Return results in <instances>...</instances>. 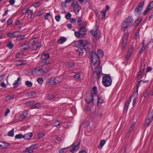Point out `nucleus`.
I'll use <instances>...</instances> for the list:
<instances>
[{
	"instance_id": "20e7f679",
	"label": "nucleus",
	"mask_w": 153,
	"mask_h": 153,
	"mask_svg": "<svg viewBox=\"0 0 153 153\" xmlns=\"http://www.w3.org/2000/svg\"><path fill=\"white\" fill-rule=\"evenodd\" d=\"M102 82L104 85L105 87L110 85L112 83L111 76L108 75H105L102 78Z\"/></svg>"
},
{
	"instance_id": "aec40b11",
	"label": "nucleus",
	"mask_w": 153,
	"mask_h": 153,
	"mask_svg": "<svg viewBox=\"0 0 153 153\" xmlns=\"http://www.w3.org/2000/svg\"><path fill=\"white\" fill-rule=\"evenodd\" d=\"M22 49L24 50H26L28 49L29 48H31V46L30 45L29 43L27 42L25 43L22 46Z\"/></svg>"
},
{
	"instance_id": "7c9ffc66",
	"label": "nucleus",
	"mask_w": 153,
	"mask_h": 153,
	"mask_svg": "<svg viewBox=\"0 0 153 153\" xmlns=\"http://www.w3.org/2000/svg\"><path fill=\"white\" fill-rule=\"evenodd\" d=\"M26 63V61H19L17 62L16 64V65L17 66H20L22 65L25 64Z\"/></svg>"
},
{
	"instance_id": "09e8293b",
	"label": "nucleus",
	"mask_w": 153,
	"mask_h": 153,
	"mask_svg": "<svg viewBox=\"0 0 153 153\" xmlns=\"http://www.w3.org/2000/svg\"><path fill=\"white\" fill-rule=\"evenodd\" d=\"M145 68V65L143 64V65H141L140 66V72L143 73L144 71Z\"/></svg>"
},
{
	"instance_id": "f03ea898",
	"label": "nucleus",
	"mask_w": 153,
	"mask_h": 153,
	"mask_svg": "<svg viewBox=\"0 0 153 153\" xmlns=\"http://www.w3.org/2000/svg\"><path fill=\"white\" fill-rule=\"evenodd\" d=\"M137 92H135L132 95H131L129 98V99L128 100L126 103L125 105V106L124 107V109L127 111L128 109V106L129 105V103L130 102L131 100V99L132 97H134V99L133 100L132 104L133 106H134L135 104L136 101L138 97V86H137Z\"/></svg>"
},
{
	"instance_id": "f8f14e48",
	"label": "nucleus",
	"mask_w": 153,
	"mask_h": 153,
	"mask_svg": "<svg viewBox=\"0 0 153 153\" xmlns=\"http://www.w3.org/2000/svg\"><path fill=\"white\" fill-rule=\"evenodd\" d=\"M98 29V27H96L91 30V33L92 34L97 38H98L100 36L97 33V31Z\"/></svg>"
},
{
	"instance_id": "f257e3e1",
	"label": "nucleus",
	"mask_w": 153,
	"mask_h": 153,
	"mask_svg": "<svg viewBox=\"0 0 153 153\" xmlns=\"http://www.w3.org/2000/svg\"><path fill=\"white\" fill-rule=\"evenodd\" d=\"M103 55V52L101 50H98L97 54L94 52H92L91 60L94 68H97L100 65V58L102 57Z\"/></svg>"
},
{
	"instance_id": "4d7b16f0",
	"label": "nucleus",
	"mask_w": 153,
	"mask_h": 153,
	"mask_svg": "<svg viewBox=\"0 0 153 153\" xmlns=\"http://www.w3.org/2000/svg\"><path fill=\"white\" fill-rule=\"evenodd\" d=\"M10 112V110L8 108H7L4 113V116L5 117H7L8 115V114H9Z\"/></svg>"
},
{
	"instance_id": "a878e982",
	"label": "nucleus",
	"mask_w": 153,
	"mask_h": 153,
	"mask_svg": "<svg viewBox=\"0 0 153 153\" xmlns=\"http://www.w3.org/2000/svg\"><path fill=\"white\" fill-rule=\"evenodd\" d=\"M42 71L43 73H46L48 72L50 70V68L49 67H45L44 68H42Z\"/></svg>"
},
{
	"instance_id": "e2e57ef3",
	"label": "nucleus",
	"mask_w": 153,
	"mask_h": 153,
	"mask_svg": "<svg viewBox=\"0 0 153 153\" xmlns=\"http://www.w3.org/2000/svg\"><path fill=\"white\" fill-rule=\"evenodd\" d=\"M75 35L77 37L79 38H82L81 37L79 36L80 34H79V31L78 32H75Z\"/></svg>"
},
{
	"instance_id": "49530a36",
	"label": "nucleus",
	"mask_w": 153,
	"mask_h": 153,
	"mask_svg": "<svg viewBox=\"0 0 153 153\" xmlns=\"http://www.w3.org/2000/svg\"><path fill=\"white\" fill-rule=\"evenodd\" d=\"M23 55V53L22 52H19L16 53V58H21L22 55Z\"/></svg>"
},
{
	"instance_id": "1a4fd4ad",
	"label": "nucleus",
	"mask_w": 153,
	"mask_h": 153,
	"mask_svg": "<svg viewBox=\"0 0 153 153\" xmlns=\"http://www.w3.org/2000/svg\"><path fill=\"white\" fill-rule=\"evenodd\" d=\"M72 6L74 8L76 13H79L81 9V7L79 5L77 2H73L72 4Z\"/></svg>"
},
{
	"instance_id": "cd10ccee",
	"label": "nucleus",
	"mask_w": 153,
	"mask_h": 153,
	"mask_svg": "<svg viewBox=\"0 0 153 153\" xmlns=\"http://www.w3.org/2000/svg\"><path fill=\"white\" fill-rule=\"evenodd\" d=\"M41 107V105L39 103H37L35 105H32L30 107V108L33 109L35 108H39Z\"/></svg>"
},
{
	"instance_id": "13d9d810",
	"label": "nucleus",
	"mask_w": 153,
	"mask_h": 153,
	"mask_svg": "<svg viewBox=\"0 0 153 153\" xmlns=\"http://www.w3.org/2000/svg\"><path fill=\"white\" fill-rule=\"evenodd\" d=\"M71 16V14L69 13H68L66 14L65 15V18L67 19H69L70 18Z\"/></svg>"
},
{
	"instance_id": "0eeeda50",
	"label": "nucleus",
	"mask_w": 153,
	"mask_h": 153,
	"mask_svg": "<svg viewBox=\"0 0 153 153\" xmlns=\"http://www.w3.org/2000/svg\"><path fill=\"white\" fill-rule=\"evenodd\" d=\"M144 5V3L142 1L140 3L135 9L134 13L136 15L140 14L143 10Z\"/></svg>"
},
{
	"instance_id": "680f3d73",
	"label": "nucleus",
	"mask_w": 153,
	"mask_h": 153,
	"mask_svg": "<svg viewBox=\"0 0 153 153\" xmlns=\"http://www.w3.org/2000/svg\"><path fill=\"white\" fill-rule=\"evenodd\" d=\"M14 97L13 95H8L6 97L7 100H11L13 99Z\"/></svg>"
},
{
	"instance_id": "0e129e2a",
	"label": "nucleus",
	"mask_w": 153,
	"mask_h": 153,
	"mask_svg": "<svg viewBox=\"0 0 153 153\" xmlns=\"http://www.w3.org/2000/svg\"><path fill=\"white\" fill-rule=\"evenodd\" d=\"M41 4V2L39 1L33 4V5L36 7H38Z\"/></svg>"
},
{
	"instance_id": "6e6d98bb",
	"label": "nucleus",
	"mask_w": 153,
	"mask_h": 153,
	"mask_svg": "<svg viewBox=\"0 0 153 153\" xmlns=\"http://www.w3.org/2000/svg\"><path fill=\"white\" fill-rule=\"evenodd\" d=\"M49 82L51 84L53 85L56 84L54 78L50 79Z\"/></svg>"
},
{
	"instance_id": "4468645a",
	"label": "nucleus",
	"mask_w": 153,
	"mask_h": 153,
	"mask_svg": "<svg viewBox=\"0 0 153 153\" xmlns=\"http://www.w3.org/2000/svg\"><path fill=\"white\" fill-rule=\"evenodd\" d=\"M153 8V1H151L149 4L148 7L144 12V14L145 15L147 14Z\"/></svg>"
},
{
	"instance_id": "774afa93",
	"label": "nucleus",
	"mask_w": 153,
	"mask_h": 153,
	"mask_svg": "<svg viewBox=\"0 0 153 153\" xmlns=\"http://www.w3.org/2000/svg\"><path fill=\"white\" fill-rule=\"evenodd\" d=\"M148 95V92L147 89L144 92L143 94V96L144 97H146Z\"/></svg>"
},
{
	"instance_id": "8fccbe9b",
	"label": "nucleus",
	"mask_w": 153,
	"mask_h": 153,
	"mask_svg": "<svg viewBox=\"0 0 153 153\" xmlns=\"http://www.w3.org/2000/svg\"><path fill=\"white\" fill-rule=\"evenodd\" d=\"M142 21V19L140 18H138L137 20L135 22V25L137 26L138 25V24L141 22Z\"/></svg>"
},
{
	"instance_id": "4c0bfd02",
	"label": "nucleus",
	"mask_w": 153,
	"mask_h": 153,
	"mask_svg": "<svg viewBox=\"0 0 153 153\" xmlns=\"http://www.w3.org/2000/svg\"><path fill=\"white\" fill-rule=\"evenodd\" d=\"M65 65L69 67H72L75 65L74 63L72 62H67L65 63Z\"/></svg>"
},
{
	"instance_id": "338daca9",
	"label": "nucleus",
	"mask_w": 153,
	"mask_h": 153,
	"mask_svg": "<svg viewBox=\"0 0 153 153\" xmlns=\"http://www.w3.org/2000/svg\"><path fill=\"white\" fill-rule=\"evenodd\" d=\"M130 56L131 55L128 54V53H127L126 56L125 60L126 61H127L130 58Z\"/></svg>"
},
{
	"instance_id": "393cba45",
	"label": "nucleus",
	"mask_w": 153,
	"mask_h": 153,
	"mask_svg": "<svg viewBox=\"0 0 153 153\" xmlns=\"http://www.w3.org/2000/svg\"><path fill=\"white\" fill-rule=\"evenodd\" d=\"M106 143V141L104 140H101L100 143L99 145L98 146V148L100 149H101L103 146Z\"/></svg>"
},
{
	"instance_id": "a18cd8bd",
	"label": "nucleus",
	"mask_w": 153,
	"mask_h": 153,
	"mask_svg": "<svg viewBox=\"0 0 153 153\" xmlns=\"http://www.w3.org/2000/svg\"><path fill=\"white\" fill-rule=\"evenodd\" d=\"M145 49V45H144V43L143 42V46H142V48H141V49L140 50V51L139 52V53L140 54L142 53V52H143V51Z\"/></svg>"
},
{
	"instance_id": "dca6fc26",
	"label": "nucleus",
	"mask_w": 153,
	"mask_h": 153,
	"mask_svg": "<svg viewBox=\"0 0 153 153\" xmlns=\"http://www.w3.org/2000/svg\"><path fill=\"white\" fill-rule=\"evenodd\" d=\"M33 135L32 133H27L23 135V138L26 140H29L31 138Z\"/></svg>"
},
{
	"instance_id": "b1692460",
	"label": "nucleus",
	"mask_w": 153,
	"mask_h": 153,
	"mask_svg": "<svg viewBox=\"0 0 153 153\" xmlns=\"http://www.w3.org/2000/svg\"><path fill=\"white\" fill-rule=\"evenodd\" d=\"M62 122L58 121H55L53 123V125L57 128H59L60 127V125L61 124Z\"/></svg>"
},
{
	"instance_id": "a19ab883",
	"label": "nucleus",
	"mask_w": 153,
	"mask_h": 153,
	"mask_svg": "<svg viewBox=\"0 0 153 153\" xmlns=\"http://www.w3.org/2000/svg\"><path fill=\"white\" fill-rule=\"evenodd\" d=\"M14 134V130L12 129L8 133V136L10 137H13Z\"/></svg>"
},
{
	"instance_id": "052dcab7",
	"label": "nucleus",
	"mask_w": 153,
	"mask_h": 153,
	"mask_svg": "<svg viewBox=\"0 0 153 153\" xmlns=\"http://www.w3.org/2000/svg\"><path fill=\"white\" fill-rule=\"evenodd\" d=\"M25 37V36L24 35L19 36L18 37V39L19 40H22L24 39Z\"/></svg>"
},
{
	"instance_id": "c85d7f7f",
	"label": "nucleus",
	"mask_w": 153,
	"mask_h": 153,
	"mask_svg": "<svg viewBox=\"0 0 153 153\" xmlns=\"http://www.w3.org/2000/svg\"><path fill=\"white\" fill-rule=\"evenodd\" d=\"M20 78L19 77L13 83V85L14 88H16L19 85V83L18 82L20 80Z\"/></svg>"
},
{
	"instance_id": "69168bd1",
	"label": "nucleus",
	"mask_w": 153,
	"mask_h": 153,
	"mask_svg": "<svg viewBox=\"0 0 153 153\" xmlns=\"http://www.w3.org/2000/svg\"><path fill=\"white\" fill-rule=\"evenodd\" d=\"M139 31H138L136 32L135 36L134 37L135 39H137L139 35Z\"/></svg>"
},
{
	"instance_id": "f3484780",
	"label": "nucleus",
	"mask_w": 153,
	"mask_h": 153,
	"mask_svg": "<svg viewBox=\"0 0 153 153\" xmlns=\"http://www.w3.org/2000/svg\"><path fill=\"white\" fill-rule=\"evenodd\" d=\"M10 145L8 143L4 142H0V148L3 149L8 147Z\"/></svg>"
},
{
	"instance_id": "5701e85b",
	"label": "nucleus",
	"mask_w": 153,
	"mask_h": 153,
	"mask_svg": "<svg viewBox=\"0 0 153 153\" xmlns=\"http://www.w3.org/2000/svg\"><path fill=\"white\" fill-rule=\"evenodd\" d=\"M45 134L44 132H40L38 133L37 135L35 136L36 138L39 139L42 138Z\"/></svg>"
},
{
	"instance_id": "79ce46f5",
	"label": "nucleus",
	"mask_w": 153,
	"mask_h": 153,
	"mask_svg": "<svg viewBox=\"0 0 153 153\" xmlns=\"http://www.w3.org/2000/svg\"><path fill=\"white\" fill-rule=\"evenodd\" d=\"M25 84L28 87H31L32 86L33 83L29 81H27L25 82Z\"/></svg>"
},
{
	"instance_id": "de8ad7c7",
	"label": "nucleus",
	"mask_w": 153,
	"mask_h": 153,
	"mask_svg": "<svg viewBox=\"0 0 153 153\" xmlns=\"http://www.w3.org/2000/svg\"><path fill=\"white\" fill-rule=\"evenodd\" d=\"M15 138L17 139H20L23 138V135L22 134H18L15 136Z\"/></svg>"
},
{
	"instance_id": "423d86ee",
	"label": "nucleus",
	"mask_w": 153,
	"mask_h": 153,
	"mask_svg": "<svg viewBox=\"0 0 153 153\" xmlns=\"http://www.w3.org/2000/svg\"><path fill=\"white\" fill-rule=\"evenodd\" d=\"M76 44L77 45V47L84 49L85 47L88 45V42L86 40L80 39L76 42Z\"/></svg>"
},
{
	"instance_id": "bb28decb",
	"label": "nucleus",
	"mask_w": 153,
	"mask_h": 153,
	"mask_svg": "<svg viewBox=\"0 0 153 153\" xmlns=\"http://www.w3.org/2000/svg\"><path fill=\"white\" fill-rule=\"evenodd\" d=\"M16 32H14L13 33H8L7 34V36L10 38H14L16 36H18V35H16Z\"/></svg>"
},
{
	"instance_id": "39448f33",
	"label": "nucleus",
	"mask_w": 153,
	"mask_h": 153,
	"mask_svg": "<svg viewBox=\"0 0 153 153\" xmlns=\"http://www.w3.org/2000/svg\"><path fill=\"white\" fill-rule=\"evenodd\" d=\"M99 65L97 67L95 68L93 66V65L92 66V68L93 70H96L98 71H95L94 72L93 74V76L94 78L95 79H98L100 78L102 71V68L101 67H99Z\"/></svg>"
},
{
	"instance_id": "c756f323",
	"label": "nucleus",
	"mask_w": 153,
	"mask_h": 153,
	"mask_svg": "<svg viewBox=\"0 0 153 153\" xmlns=\"http://www.w3.org/2000/svg\"><path fill=\"white\" fill-rule=\"evenodd\" d=\"M66 41V38L65 37H62L60 38L58 41V43L59 44H62Z\"/></svg>"
},
{
	"instance_id": "c03bdc74",
	"label": "nucleus",
	"mask_w": 153,
	"mask_h": 153,
	"mask_svg": "<svg viewBox=\"0 0 153 153\" xmlns=\"http://www.w3.org/2000/svg\"><path fill=\"white\" fill-rule=\"evenodd\" d=\"M25 13H27L28 14L33 15V12L32 10H29L27 8H25L24 9Z\"/></svg>"
},
{
	"instance_id": "ea45409f",
	"label": "nucleus",
	"mask_w": 153,
	"mask_h": 153,
	"mask_svg": "<svg viewBox=\"0 0 153 153\" xmlns=\"http://www.w3.org/2000/svg\"><path fill=\"white\" fill-rule=\"evenodd\" d=\"M50 56L49 54L45 53L42 55V58L43 59H45L49 58Z\"/></svg>"
},
{
	"instance_id": "bf43d9fd",
	"label": "nucleus",
	"mask_w": 153,
	"mask_h": 153,
	"mask_svg": "<svg viewBox=\"0 0 153 153\" xmlns=\"http://www.w3.org/2000/svg\"><path fill=\"white\" fill-rule=\"evenodd\" d=\"M135 125V122H133L132 123V124L130 127V129L129 130L130 131H132L134 129V127Z\"/></svg>"
},
{
	"instance_id": "473e14b6",
	"label": "nucleus",
	"mask_w": 153,
	"mask_h": 153,
	"mask_svg": "<svg viewBox=\"0 0 153 153\" xmlns=\"http://www.w3.org/2000/svg\"><path fill=\"white\" fill-rule=\"evenodd\" d=\"M44 17L46 20H50L52 18V16L50 13H47L44 16Z\"/></svg>"
},
{
	"instance_id": "6ab92c4d",
	"label": "nucleus",
	"mask_w": 153,
	"mask_h": 153,
	"mask_svg": "<svg viewBox=\"0 0 153 153\" xmlns=\"http://www.w3.org/2000/svg\"><path fill=\"white\" fill-rule=\"evenodd\" d=\"M27 114L28 112L27 111H24L22 114L20 116L19 119L20 120H22L25 119L27 117Z\"/></svg>"
},
{
	"instance_id": "a211bd4d",
	"label": "nucleus",
	"mask_w": 153,
	"mask_h": 153,
	"mask_svg": "<svg viewBox=\"0 0 153 153\" xmlns=\"http://www.w3.org/2000/svg\"><path fill=\"white\" fill-rule=\"evenodd\" d=\"M34 146H32L26 149L24 153H31L33 152Z\"/></svg>"
},
{
	"instance_id": "f704fd0d",
	"label": "nucleus",
	"mask_w": 153,
	"mask_h": 153,
	"mask_svg": "<svg viewBox=\"0 0 153 153\" xmlns=\"http://www.w3.org/2000/svg\"><path fill=\"white\" fill-rule=\"evenodd\" d=\"M82 74V72H79L74 75V77L76 79H80V76Z\"/></svg>"
},
{
	"instance_id": "ddd939ff",
	"label": "nucleus",
	"mask_w": 153,
	"mask_h": 153,
	"mask_svg": "<svg viewBox=\"0 0 153 153\" xmlns=\"http://www.w3.org/2000/svg\"><path fill=\"white\" fill-rule=\"evenodd\" d=\"M153 8V1H151L149 4L148 7L144 12V14L145 15L147 14Z\"/></svg>"
},
{
	"instance_id": "9d476101",
	"label": "nucleus",
	"mask_w": 153,
	"mask_h": 153,
	"mask_svg": "<svg viewBox=\"0 0 153 153\" xmlns=\"http://www.w3.org/2000/svg\"><path fill=\"white\" fill-rule=\"evenodd\" d=\"M41 45V43L39 42L35 44H32L30 45L31 49L32 50H36Z\"/></svg>"
},
{
	"instance_id": "6e6552de",
	"label": "nucleus",
	"mask_w": 153,
	"mask_h": 153,
	"mask_svg": "<svg viewBox=\"0 0 153 153\" xmlns=\"http://www.w3.org/2000/svg\"><path fill=\"white\" fill-rule=\"evenodd\" d=\"M128 33H126L125 34L123 37L121 46L122 49H124L125 48L128 43Z\"/></svg>"
},
{
	"instance_id": "2f4dec72",
	"label": "nucleus",
	"mask_w": 153,
	"mask_h": 153,
	"mask_svg": "<svg viewBox=\"0 0 153 153\" xmlns=\"http://www.w3.org/2000/svg\"><path fill=\"white\" fill-rule=\"evenodd\" d=\"M134 50V48L133 46H131L128 49V53L130 55L133 53Z\"/></svg>"
},
{
	"instance_id": "72a5a7b5",
	"label": "nucleus",
	"mask_w": 153,
	"mask_h": 153,
	"mask_svg": "<svg viewBox=\"0 0 153 153\" xmlns=\"http://www.w3.org/2000/svg\"><path fill=\"white\" fill-rule=\"evenodd\" d=\"M86 101L88 103L90 104L91 102H92L93 101V96L92 95L90 96V99L87 98L85 99Z\"/></svg>"
},
{
	"instance_id": "2eb2a0df",
	"label": "nucleus",
	"mask_w": 153,
	"mask_h": 153,
	"mask_svg": "<svg viewBox=\"0 0 153 153\" xmlns=\"http://www.w3.org/2000/svg\"><path fill=\"white\" fill-rule=\"evenodd\" d=\"M79 31V34H80L79 36L81 37L82 38L86 33L87 30L85 27H83L80 29Z\"/></svg>"
},
{
	"instance_id": "c9c22d12",
	"label": "nucleus",
	"mask_w": 153,
	"mask_h": 153,
	"mask_svg": "<svg viewBox=\"0 0 153 153\" xmlns=\"http://www.w3.org/2000/svg\"><path fill=\"white\" fill-rule=\"evenodd\" d=\"M38 40V38L37 37H34L30 41V45L32 44L36 43V42H37Z\"/></svg>"
},
{
	"instance_id": "864d4df0",
	"label": "nucleus",
	"mask_w": 153,
	"mask_h": 153,
	"mask_svg": "<svg viewBox=\"0 0 153 153\" xmlns=\"http://www.w3.org/2000/svg\"><path fill=\"white\" fill-rule=\"evenodd\" d=\"M38 83L39 84H42L43 82V79L42 77H39L37 79Z\"/></svg>"
},
{
	"instance_id": "37998d69",
	"label": "nucleus",
	"mask_w": 153,
	"mask_h": 153,
	"mask_svg": "<svg viewBox=\"0 0 153 153\" xmlns=\"http://www.w3.org/2000/svg\"><path fill=\"white\" fill-rule=\"evenodd\" d=\"M103 101V99L102 98H99L98 99L97 105H100Z\"/></svg>"
},
{
	"instance_id": "4be33fe9",
	"label": "nucleus",
	"mask_w": 153,
	"mask_h": 153,
	"mask_svg": "<svg viewBox=\"0 0 153 153\" xmlns=\"http://www.w3.org/2000/svg\"><path fill=\"white\" fill-rule=\"evenodd\" d=\"M34 72L36 74H43L42 68L40 67L36 68Z\"/></svg>"
},
{
	"instance_id": "e433bc0d",
	"label": "nucleus",
	"mask_w": 153,
	"mask_h": 153,
	"mask_svg": "<svg viewBox=\"0 0 153 153\" xmlns=\"http://www.w3.org/2000/svg\"><path fill=\"white\" fill-rule=\"evenodd\" d=\"M7 46L9 49H11L13 48V45L12 42L10 41L7 43Z\"/></svg>"
},
{
	"instance_id": "7ed1b4c3",
	"label": "nucleus",
	"mask_w": 153,
	"mask_h": 153,
	"mask_svg": "<svg viewBox=\"0 0 153 153\" xmlns=\"http://www.w3.org/2000/svg\"><path fill=\"white\" fill-rule=\"evenodd\" d=\"M133 20V18L131 16H129L125 19L121 24V30H125L126 29L130 27L132 25Z\"/></svg>"
},
{
	"instance_id": "5fc2aeb1",
	"label": "nucleus",
	"mask_w": 153,
	"mask_h": 153,
	"mask_svg": "<svg viewBox=\"0 0 153 153\" xmlns=\"http://www.w3.org/2000/svg\"><path fill=\"white\" fill-rule=\"evenodd\" d=\"M148 117L152 119L153 118V109L151 112H150L148 115Z\"/></svg>"
},
{
	"instance_id": "3c124183",
	"label": "nucleus",
	"mask_w": 153,
	"mask_h": 153,
	"mask_svg": "<svg viewBox=\"0 0 153 153\" xmlns=\"http://www.w3.org/2000/svg\"><path fill=\"white\" fill-rule=\"evenodd\" d=\"M152 121V119L148 117V118L146 121V123L147 125L149 126L150 124Z\"/></svg>"
},
{
	"instance_id": "58836bf2",
	"label": "nucleus",
	"mask_w": 153,
	"mask_h": 153,
	"mask_svg": "<svg viewBox=\"0 0 153 153\" xmlns=\"http://www.w3.org/2000/svg\"><path fill=\"white\" fill-rule=\"evenodd\" d=\"M42 63L43 65H48L49 64H51V62L49 60H46L43 61L42 62Z\"/></svg>"
},
{
	"instance_id": "412c9836",
	"label": "nucleus",
	"mask_w": 153,
	"mask_h": 153,
	"mask_svg": "<svg viewBox=\"0 0 153 153\" xmlns=\"http://www.w3.org/2000/svg\"><path fill=\"white\" fill-rule=\"evenodd\" d=\"M84 50V49L79 48L76 51L77 54L80 56H82L84 53L83 50Z\"/></svg>"
},
{
	"instance_id": "603ef678",
	"label": "nucleus",
	"mask_w": 153,
	"mask_h": 153,
	"mask_svg": "<svg viewBox=\"0 0 153 153\" xmlns=\"http://www.w3.org/2000/svg\"><path fill=\"white\" fill-rule=\"evenodd\" d=\"M69 147H67L63 148H61L59 150V153H64L65 150L66 149L69 148Z\"/></svg>"
},
{
	"instance_id": "9b49d317",
	"label": "nucleus",
	"mask_w": 153,
	"mask_h": 153,
	"mask_svg": "<svg viewBox=\"0 0 153 153\" xmlns=\"http://www.w3.org/2000/svg\"><path fill=\"white\" fill-rule=\"evenodd\" d=\"M71 147L70 152L69 153H74V152L77 150L79 147V145L78 144L76 146L74 143L72 145Z\"/></svg>"
}]
</instances>
